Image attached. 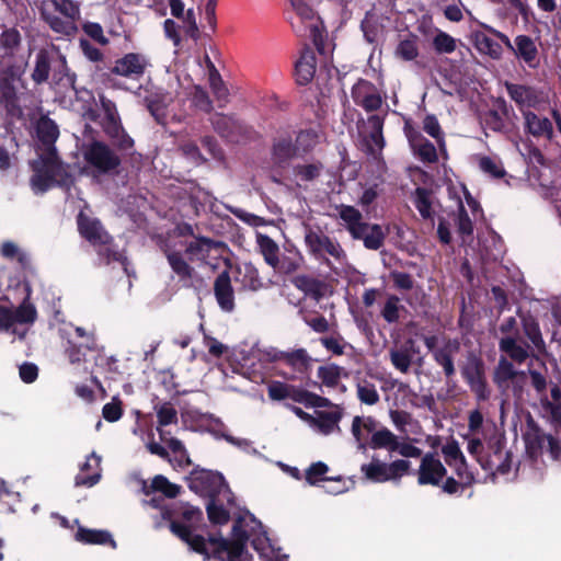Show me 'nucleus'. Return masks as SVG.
<instances>
[{
	"label": "nucleus",
	"mask_w": 561,
	"mask_h": 561,
	"mask_svg": "<svg viewBox=\"0 0 561 561\" xmlns=\"http://www.w3.org/2000/svg\"><path fill=\"white\" fill-rule=\"evenodd\" d=\"M216 245L217 242L211 238L197 236L190 242L180 243V247L184 248V253L176 249L175 243L170 241L162 242L160 250L180 282L185 287H191L193 286L192 280L196 272L188 261H205L209 256L211 249L216 248Z\"/></svg>",
	"instance_id": "f257e3e1"
},
{
	"label": "nucleus",
	"mask_w": 561,
	"mask_h": 561,
	"mask_svg": "<svg viewBox=\"0 0 561 561\" xmlns=\"http://www.w3.org/2000/svg\"><path fill=\"white\" fill-rule=\"evenodd\" d=\"M31 178L32 187L39 193H45L54 186L70 188L75 179L64 165L57 150H42L38 159L32 161Z\"/></svg>",
	"instance_id": "f03ea898"
},
{
	"label": "nucleus",
	"mask_w": 561,
	"mask_h": 561,
	"mask_svg": "<svg viewBox=\"0 0 561 561\" xmlns=\"http://www.w3.org/2000/svg\"><path fill=\"white\" fill-rule=\"evenodd\" d=\"M4 66L5 68L2 69V106L5 108L9 123L12 124L14 121L24 117L21 101L26 95L27 90L23 79L25 62L20 60Z\"/></svg>",
	"instance_id": "7ed1b4c3"
},
{
	"label": "nucleus",
	"mask_w": 561,
	"mask_h": 561,
	"mask_svg": "<svg viewBox=\"0 0 561 561\" xmlns=\"http://www.w3.org/2000/svg\"><path fill=\"white\" fill-rule=\"evenodd\" d=\"M244 517L238 516L231 528V539L209 535L208 541L214 546L213 558L217 561H251L252 556L247 550L248 531L243 527Z\"/></svg>",
	"instance_id": "20e7f679"
},
{
	"label": "nucleus",
	"mask_w": 561,
	"mask_h": 561,
	"mask_svg": "<svg viewBox=\"0 0 561 561\" xmlns=\"http://www.w3.org/2000/svg\"><path fill=\"white\" fill-rule=\"evenodd\" d=\"M523 439L526 454L534 461H537L543 451H547L552 460H559L561 457L560 439L545 434L530 414L526 417Z\"/></svg>",
	"instance_id": "39448f33"
},
{
	"label": "nucleus",
	"mask_w": 561,
	"mask_h": 561,
	"mask_svg": "<svg viewBox=\"0 0 561 561\" xmlns=\"http://www.w3.org/2000/svg\"><path fill=\"white\" fill-rule=\"evenodd\" d=\"M23 288L26 291L25 297L15 310L2 306V334L9 335L11 342H14L15 335L23 341L27 333L26 328L20 329L16 324H32L37 318L35 306L28 301V286L24 285Z\"/></svg>",
	"instance_id": "423d86ee"
},
{
	"label": "nucleus",
	"mask_w": 561,
	"mask_h": 561,
	"mask_svg": "<svg viewBox=\"0 0 561 561\" xmlns=\"http://www.w3.org/2000/svg\"><path fill=\"white\" fill-rule=\"evenodd\" d=\"M305 243L308 252L317 260L329 263V256L341 262L346 257L340 242L325 234L320 227L305 226Z\"/></svg>",
	"instance_id": "0eeeda50"
},
{
	"label": "nucleus",
	"mask_w": 561,
	"mask_h": 561,
	"mask_svg": "<svg viewBox=\"0 0 561 561\" xmlns=\"http://www.w3.org/2000/svg\"><path fill=\"white\" fill-rule=\"evenodd\" d=\"M460 373L477 401L489 400L491 390L485 376V364L479 355L469 352L466 362L460 366Z\"/></svg>",
	"instance_id": "6e6552de"
},
{
	"label": "nucleus",
	"mask_w": 561,
	"mask_h": 561,
	"mask_svg": "<svg viewBox=\"0 0 561 561\" xmlns=\"http://www.w3.org/2000/svg\"><path fill=\"white\" fill-rule=\"evenodd\" d=\"M410 468L411 462L405 459H397L387 463L373 457L369 463L360 466V472L367 481L374 483L399 482L403 476L409 473Z\"/></svg>",
	"instance_id": "1a4fd4ad"
},
{
	"label": "nucleus",
	"mask_w": 561,
	"mask_h": 561,
	"mask_svg": "<svg viewBox=\"0 0 561 561\" xmlns=\"http://www.w3.org/2000/svg\"><path fill=\"white\" fill-rule=\"evenodd\" d=\"M161 516L169 522L170 530L172 524H178L186 528L191 535H195L194 531L204 520L203 511L187 502H176L162 507Z\"/></svg>",
	"instance_id": "9d476101"
},
{
	"label": "nucleus",
	"mask_w": 561,
	"mask_h": 561,
	"mask_svg": "<svg viewBox=\"0 0 561 561\" xmlns=\"http://www.w3.org/2000/svg\"><path fill=\"white\" fill-rule=\"evenodd\" d=\"M188 488L201 495L217 497L228 484L222 473L195 466L187 477Z\"/></svg>",
	"instance_id": "9b49d317"
},
{
	"label": "nucleus",
	"mask_w": 561,
	"mask_h": 561,
	"mask_svg": "<svg viewBox=\"0 0 561 561\" xmlns=\"http://www.w3.org/2000/svg\"><path fill=\"white\" fill-rule=\"evenodd\" d=\"M84 160L99 173L108 174L121 165V158L103 141H92L84 151Z\"/></svg>",
	"instance_id": "f8f14e48"
},
{
	"label": "nucleus",
	"mask_w": 561,
	"mask_h": 561,
	"mask_svg": "<svg viewBox=\"0 0 561 561\" xmlns=\"http://www.w3.org/2000/svg\"><path fill=\"white\" fill-rule=\"evenodd\" d=\"M148 61L142 54L128 53L115 60L114 65L103 72L106 81H112V76H119L131 80H139L146 71Z\"/></svg>",
	"instance_id": "ddd939ff"
},
{
	"label": "nucleus",
	"mask_w": 561,
	"mask_h": 561,
	"mask_svg": "<svg viewBox=\"0 0 561 561\" xmlns=\"http://www.w3.org/2000/svg\"><path fill=\"white\" fill-rule=\"evenodd\" d=\"M489 453L484 455L481 468L485 471H495L507 474L512 469V453L505 450V440L495 438L488 443Z\"/></svg>",
	"instance_id": "4468645a"
},
{
	"label": "nucleus",
	"mask_w": 561,
	"mask_h": 561,
	"mask_svg": "<svg viewBox=\"0 0 561 561\" xmlns=\"http://www.w3.org/2000/svg\"><path fill=\"white\" fill-rule=\"evenodd\" d=\"M420 485L439 486L447 474V469L435 453H426L416 471Z\"/></svg>",
	"instance_id": "2eb2a0df"
},
{
	"label": "nucleus",
	"mask_w": 561,
	"mask_h": 561,
	"mask_svg": "<svg viewBox=\"0 0 561 561\" xmlns=\"http://www.w3.org/2000/svg\"><path fill=\"white\" fill-rule=\"evenodd\" d=\"M77 226L80 236L93 247L113 241V237L104 229L101 220L87 215L83 210L77 215Z\"/></svg>",
	"instance_id": "dca6fc26"
},
{
	"label": "nucleus",
	"mask_w": 561,
	"mask_h": 561,
	"mask_svg": "<svg viewBox=\"0 0 561 561\" xmlns=\"http://www.w3.org/2000/svg\"><path fill=\"white\" fill-rule=\"evenodd\" d=\"M460 348L461 344L458 339H446L432 357L435 364L442 368L447 383L456 376L455 357Z\"/></svg>",
	"instance_id": "f3484780"
},
{
	"label": "nucleus",
	"mask_w": 561,
	"mask_h": 561,
	"mask_svg": "<svg viewBox=\"0 0 561 561\" xmlns=\"http://www.w3.org/2000/svg\"><path fill=\"white\" fill-rule=\"evenodd\" d=\"M351 94L355 104L362 106L366 112L377 111L382 104V99L375 84L365 79H358L353 85Z\"/></svg>",
	"instance_id": "a211bd4d"
},
{
	"label": "nucleus",
	"mask_w": 561,
	"mask_h": 561,
	"mask_svg": "<svg viewBox=\"0 0 561 561\" xmlns=\"http://www.w3.org/2000/svg\"><path fill=\"white\" fill-rule=\"evenodd\" d=\"M214 295L222 311L232 312L234 310V289L228 270H224L215 278Z\"/></svg>",
	"instance_id": "6ab92c4d"
},
{
	"label": "nucleus",
	"mask_w": 561,
	"mask_h": 561,
	"mask_svg": "<svg viewBox=\"0 0 561 561\" xmlns=\"http://www.w3.org/2000/svg\"><path fill=\"white\" fill-rule=\"evenodd\" d=\"M271 154L274 165L278 168L288 167L290 160L298 157L289 133L280 134L274 138Z\"/></svg>",
	"instance_id": "aec40b11"
},
{
	"label": "nucleus",
	"mask_w": 561,
	"mask_h": 561,
	"mask_svg": "<svg viewBox=\"0 0 561 561\" xmlns=\"http://www.w3.org/2000/svg\"><path fill=\"white\" fill-rule=\"evenodd\" d=\"M513 54L530 69H537L540 65L538 47L528 35H517L514 38Z\"/></svg>",
	"instance_id": "412c9836"
},
{
	"label": "nucleus",
	"mask_w": 561,
	"mask_h": 561,
	"mask_svg": "<svg viewBox=\"0 0 561 561\" xmlns=\"http://www.w3.org/2000/svg\"><path fill=\"white\" fill-rule=\"evenodd\" d=\"M383 123L385 118L378 114H373L367 119L369 131L366 135L364 141L368 154L375 156L377 152H380L386 146L382 131Z\"/></svg>",
	"instance_id": "4be33fe9"
},
{
	"label": "nucleus",
	"mask_w": 561,
	"mask_h": 561,
	"mask_svg": "<svg viewBox=\"0 0 561 561\" xmlns=\"http://www.w3.org/2000/svg\"><path fill=\"white\" fill-rule=\"evenodd\" d=\"M517 314L520 319L523 333L529 340L531 348L537 351L539 354H546V343L537 318L529 311H518Z\"/></svg>",
	"instance_id": "5701e85b"
},
{
	"label": "nucleus",
	"mask_w": 561,
	"mask_h": 561,
	"mask_svg": "<svg viewBox=\"0 0 561 561\" xmlns=\"http://www.w3.org/2000/svg\"><path fill=\"white\" fill-rule=\"evenodd\" d=\"M36 136L42 150H57L55 144L59 137V127L54 119L44 115L36 123Z\"/></svg>",
	"instance_id": "b1692460"
},
{
	"label": "nucleus",
	"mask_w": 561,
	"mask_h": 561,
	"mask_svg": "<svg viewBox=\"0 0 561 561\" xmlns=\"http://www.w3.org/2000/svg\"><path fill=\"white\" fill-rule=\"evenodd\" d=\"M171 533L185 542L190 550L202 554L204 561H209L210 553L207 548V543H209L208 538L206 539L203 535H191L186 528L178 524H172Z\"/></svg>",
	"instance_id": "393cba45"
},
{
	"label": "nucleus",
	"mask_w": 561,
	"mask_h": 561,
	"mask_svg": "<svg viewBox=\"0 0 561 561\" xmlns=\"http://www.w3.org/2000/svg\"><path fill=\"white\" fill-rule=\"evenodd\" d=\"M504 87L522 113L524 112L523 107H534L538 103L537 91L534 87L512 83L510 81H505Z\"/></svg>",
	"instance_id": "a878e982"
},
{
	"label": "nucleus",
	"mask_w": 561,
	"mask_h": 561,
	"mask_svg": "<svg viewBox=\"0 0 561 561\" xmlns=\"http://www.w3.org/2000/svg\"><path fill=\"white\" fill-rule=\"evenodd\" d=\"M214 130L229 141H237L241 134L242 125L232 116L215 113L210 118Z\"/></svg>",
	"instance_id": "bb28decb"
},
{
	"label": "nucleus",
	"mask_w": 561,
	"mask_h": 561,
	"mask_svg": "<svg viewBox=\"0 0 561 561\" xmlns=\"http://www.w3.org/2000/svg\"><path fill=\"white\" fill-rule=\"evenodd\" d=\"M316 73V56L310 48H306L295 64L294 77L299 85H306Z\"/></svg>",
	"instance_id": "cd10ccee"
},
{
	"label": "nucleus",
	"mask_w": 561,
	"mask_h": 561,
	"mask_svg": "<svg viewBox=\"0 0 561 561\" xmlns=\"http://www.w3.org/2000/svg\"><path fill=\"white\" fill-rule=\"evenodd\" d=\"M499 348L518 364L525 363L534 351L529 344L519 343L515 336L502 337L499 342Z\"/></svg>",
	"instance_id": "c85d7f7f"
},
{
	"label": "nucleus",
	"mask_w": 561,
	"mask_h": 561,
	"mask_svg": "<svg viewBox=\"0 0 561 561\" xmlns=\"http://www.w3.org/2000/svg\"><path fill=\"white\" fill-rule=\"evenodd\" d=\"M525 119V130L534 137H546L551 139L553 136V126L549 118L541 117L534 112H523Z\"/></svg>",
	"instance_id": "c756f323"
},
{
	"label": "nucleus",
	"mask_w": 561,
	"mask_h": 561,
	"mask_svg": "<svg viewBox=\"0 0 561 561\" xmlns=\"http://www.w3.org/2000/svg\"><path fill=\"white\" fill-rule=\"evenodd\" d=\"M293 284L297 289L316 301H319L325 295L327 284L316 277L297 275L293 278Z\"/></svg>",
	"instance_id": "7c9ffc66"
},
{
	"label": "nucleus",
	"mask_w": 561,
	"mask_h": 561,
	"mask_svg": "<svg viewBox=\"0 0 561 561\" xmlns=\"http://www.w3.org/2000/svg\"><path fill=\"white\" fill-rule=\"evenodd\" d=\"M412 202L420 216L424 220H433L435 210L433 208L434 192L431 188L417 186L412 194Z\"/></svg>",
	"instance_id": "2f4dec72"
},
{
	"label": "nucleus",
	"mask_w": 561,
	"mask_h": 561,
	"mask_svg": "<svg viewBox=\"0 0 561 561\" xmlns=\"http://www.w3.org/2000/svg\"><path fill=\"white\" fill-rule=\"evenodd\" d=\"M339 217L346 224V229L352 238L360 237L359 231L366 227V221H363L362 213L351 205H340L336 207Z\"/></svg>",
	"instance_id": "473e14b6"
},
{
	"label": "nucleus",
	"mask_w": 561,
	"mask_h": 561,
	"mask_svg": "<svg viewBox=\"0 0 561 561\" xmlns=\"http://www.w3.org/2000/svg\"><path fill=\"white\" fill-rule=\"evenodd\" d=\"M141 490L146 495L160 492L168 499H175L181 492V486L170 482L164 476L158 474L152 479L150 485L144 481Z\"/></svg>",
	"instance_id": "72a5a7b5"
},
{
	"label": "nucleus",
	"mask_w": 561,
	"mask_h": 561,
	"mask_svg": "<svg viewBox=\"0 0 561 561\" xmlns=\"http://www.w3.org/2000/svg\"><path fill=\"white\" fill-rule=\"evenodd\" d=\"M76 540L87 545H110L115 548L116 542L107 530L90 529L79 527L76 533Z\"/></svg>",
	"instance_id": "f704fd0d"
},
{
	"label": "nucleus",
	"mask_w": 561,
	"mask_h": 561,
	"mask_svg": "<svg viewBox=\"0 0 561 561\" xmlns=\"http://www.w3.org/2000/svg\"><path fill=\"white\" fill-rule=\"evenodd\" d=\"M472 43L479 53L488 55L492 59H500L502 57L503 49L501 44L481 31L472 34Z\"/></svg>",
	"instance_id": "c9c22d12"
},
{
	"label": "nucleus",
	"mask_w": 561,
	"mask_h": 561,
	"mask_svg": "<svg viewBox=\"0 0 561 561\" xmlns=\"http://www.w3.org/2000/svg\"><path fill=\"white\" fill-rule=\"evenodd\" d=\"M360 237L353 238L354 240H362L364 247L368 250H378L383 245L386 234L382 228L377 224L366 222V227L359 231Z\"/></svg>",
	"instance_id": "e433bc0d"
},
{
	"label": "nucleus",
	"mask_w": 561,
	"mask_h": 561,
	"mask_svg": "<svg viewBox=\"0 0 561 561\" xmlns=\"http://www.w3.org/2000/svg\"><path fill=\"white\" fill-rule=\"evenodd\" d=\"M100 463L101 457L95 453H92L90 456H88L87 460L82 463L80 469L82 472L92 469H95V471L90 476L78 474L76 477V485H83L88 488L95 485L101 479V473L99 471Z\"/></svg>",
	"instance_id": "4c0bfd02"
},
{
	"label": "nucleus",
	"mask_w": 561,
	"mask_h": 561,
	"mask_svg": "<svg viewBox=\"0 0 561 561\" xmlns=\"http://www.w3.org/2000/svg\"><path fill=\"white\" fill-rule=\"evenodd\" d=\"M100 103L105 118V131L111 137L117 136L121 129L119 115L115 102L106 96H100Z\"/></svg>",
	"instance_id": "58836bf2"
},
{
	"label": "nucleus",
	"mask_w": 561,
	"mask_h": 561,
	"mask_svg": "<svg viewBox=\"0 0 561 561\" xmlns=\"http://www.w3.org/2000/svg\"><path fill=\"white\" fill-rule=\"evenodd\" d=\"M342 419L340 411H319L317 417L312 422L318 426L319 431L324 434H331L335 428H339V422Z\"/></svg>",
	"instance_id": "ea45409f"
},
{
	"label": "nucleus",
	"mask_w": 561,
	"mask_h": 561,
	"mask_svg": "<svg viewBox=\"0 0 561 561\" xmlns=\"http://www.w3.org/2000/svg\"><path fill=\"white\" fill-rule=\"evenodd\" d=\"M407 344H409L410 346L409 347L402 346L399 350L390 351L391 364L394 366V368H397L401 373L409 371L411 364H412V359H413L411 348L413 347L414 342H413V340L410 339L407 341Z\"/></svg>",
	"instance_id": "a19ab883"
},
{
	"label": "nucleus",
	"mask_w": 561,
	"mask_h": 561,
	"mask_svg": "<svg viewBox=\"0 0 561 561\" xmlns=\"http://www.w3.org/2000/svg\"><path fill=\"white\" fill-rule=\"evenodd\" d=\"M318 141V134L313 129H300L295 137L294 146L298 157L311 152Z\"/></svg>",
	"instance_id": "79ce46f5"
},
{
	"label": "nucleus",
	"mask_w": 561,
	"mask_h": 561,
	"mask_svg": "<svg viewBox=\"0 0 561 561\" xmlns=\"http://www.w3.org/2000/svg\"><path fill=\"white\" fill-rule=\"evenodd\" d=\"M419 55V37L412 33L397 45L396 56L404 61H413Z\"/></svg>",
	"instance_id": "37998d69"
},
{
	"label": "nucleus",
	"mask_w": 561,
	"mask_h": 561,
	"mask_svg": "<svg viewBox=\"0 0 561 561\" xmlns=\"http://www.w3.org/2000/svg\"><path fill=\"white\" fill-rule=\"evenodd\" d=\"M397 439V435L387 427H382L373 433L368 445L373 449H387L392 453Z\"/></svg>",
	"instance_id": "c03bdc74"
},
{
	"label": "nucleus",
	"mask_w": 561,
	"mask_h": 561,
	"mask_svg": "<svg viewBox=\"0 0 561 561\" xmlns=\"http://www.w3.org/2000/svg\"><path fill=\"white\" fill-rule=\"evenodd\" d=\"M50 60L46 50L42 49L37 53L35 59V67L32 73V79L36 84L46 82L49 78Z\"/></svg>",
	"instance_id": "a18cd8bd"
},
{
	"label": "nucleus",
	"mask_w": 561,
	"mask_h": 561,
	"mask_svg": "<svg viewBox=\"0 0 561 561\" xmlns=\"http://www.w3.org/2000/svg\"><path fill=\"white\" fill-rule=\"evenodd\" d=\"M343 368L335 365L329 364L318 368V378L321 379L323 386L328 388H335L341 379Z\"/></svg>",
	"instance_id": "49530a36"
},
{
	"label": "nucleus",
	"mask_w": 561,
	"mask_h": 561,
	"mask_svg": "<svg viewBox=\"0 0 561 561\" xmlns=\"http://www.w3.org/2000/svg\"><path fill=\"white\" fill-rule=\"evenodd\" d=\"M516 375L517 371L515 370L514 365L506 357H501L494 370L493 381L499 387H502L513 380Z\"/></svg>",
	"instance_id": "de8ad7c7"
},
{
	"label": "nucleus",
	"mask_w": 561,
	"mask_h": 561,
	"mask_svg": "<svg viewBox=\"0 0 561 561\" xmlns=\"http://www.w3.org/2000/svg\"><path fill=\"white\" fill-rule=\"evenodd\" d=\"M259 245L261 249V252L264 256L265 262L271 265L272 267H276L279 260H278V245L276 242L270 238L268 236H259Z\"/></svg>",
	"instance_id": "09e8293b"
},
{
	"label": "nucleus",
	"mask_w": 561,
	"mask_h": 561,
	"mask_svg": "<svg viewBox=\"0 0 561 561\" xmlns=\"http://www.w3.org/2000/svg\"><path fill=\"white\" fill-rule=\"evenodd\" d=\"M329 472V467L327 463L322 461H317L311 463L306 472H305V479L310 485H316L320 481H332L333 478H328L325 474ZM336 481H341V478H336Z\"/></svg>",
	"instance_id": "8fccbe9b"
},
{
	"label": "nucleus",
	"mask_w": 561,
	"mask_h": 561,
	"mask_svg": "<svg viewBox=\"0 0 561 561\" xmlns=\"http://www.w3.org/2000/svg\"><path fill=\"white\" fill-rule=\"evenodd\" d=\"M61 67H62V76H59V72L53 73V81L56 85L60 87L65 90H72L75 93H78V88L76 85L77 76L72 72L66 61V58L61 56Z\"/></svg>",
	"instance_id": "3c124183"
},
{
	"label": "nucleus",
	"mask_w": 561,
	"mask_h": 561,
	"mask_svg": "<svg viewBox=\"0 0 561 561\" xmlns=\"http://www.w3.org/2000/svg\"><path fill=\"white\" fill-rule=\"evenodd\" d=\"M217 497L209 499L206 505L208 519L214 525H226L230 520V513L224 505L218 504Z\"/></svg>",
	"instance_id": "603ef678"
},
{
	"label": "nucleus",
	"mask_w": 561,
	"mask_h": 561,
	"mask_svg": "<svg viewBox=\"0 0 561 561\" xmlns=\"http://www.w3.org/2000/svg\"><path fill=\"white\" fill-rule=\"evenodd\" d=\"M432 45L437 54H451L457 48L456 39L448 33L437 30L433 37Z\"/></svg>",
	"instance_id": "864d4df0"
},
{
	"label": "nucleus",
	"mask_w": 561,
	"mask_h": 561,
	"mask_svg": "<svg viewBox=\"0 0 561 561\" xmlns=\"http://www.w3.org/2000/svg\"><path fill=\"white\" fill-rule=\"evenodd\" d=\"M209 87L218 102H228L229 91L216 67L208 73Z\"/></svg>",
	"instance_id": "5fc2aeb1"
},
{
	"label": "nucleus",
	"mask_w": 561,
	"mask_h": 561,
	"mask_svg": "<svg viewBox=\"0 0 561 561\" xmlns=\"http://www.w3.org/2000/svg\"><path fill=\"white\" fill-rule=\"evenodd\" d=\"M423 130L433 137L442 151H445L444 133L439 125L437 117L433 114H427L423 121Z\"/></svg>",
	"instance_id": "6e6d98bb"
},
{
	"label": "nucleus",
	"mask_w": 561,
	"mask_h": 561,
	"mask_svg": "<svg viewBox=\"0 0 561 561\" xmlns=\"http://www.w3.org/2000/svg\"><path fill=\"white\" fill-rule=\"evenodd\" d=\"M413 153L424 163H436L438 156L435 146L426 138L411 148Z\"/></svg>",
	"instance_id": "4d7b16f0"
},
{
	"label": "nucleus",
	"mask_w": 561,
	"mask_h": 561,
	"mask_svg": "<svg viewBox=\"0 0 561 561\" xmlns=\"http://www.w3.org/2000/svg\"><path fill=\"white\" fill-rule=\"evenodd\" d=\"M242 285L244 288L257 291L263 287L259 270L252 263H244Z\"/></svg>",
	"instance_id": "13d9d810"
},
{
	"label": "nucleus",
	"mask_w": 561,
	"mask_h": 561,
	"mask_svg": "<svg viewBox=\"0 0 561 561\" xmlns=\"http://www.w3.org/2000/svg\"><path fill=\"white\" fill-rule=\"evenodd\" d=\"M323 164L320 161L309 164H297L294 167V173L301 181L311 182L321 175Z\"/></svg>",
	"instance_id": "bf43d9fd"
},
{
	"label": "nucleus",
	"mask_w": 561,
	"mask_h": 561,
	"mask_svg": "<svg viewBox=\"0 0 561 561\" xmlns=\"http://www.w3.org/2000/svg\"><path fill=\"white\" fill-rule=\"evenodd\" d=\"M357 398L367 405H375L379 402V393L374 383L363 380L357 383Z\"/></svg>",
	"instance_id": "052dcab7"
},
{
	"label": "nucleus",
	"mask_w": 561,
	"mask_h": 561,
	"mask_svg": "<svg viewBox=\"0 0 561 561\" xmlns=\"http://www.w3.org/2000/svg\"><path fill=\"white\" fill-rule=\"evenodd\" d=\"M457 232L465 240L473 233V222L470 219L462 202H459L458 214L456 219Z\"/></svg>",
	"instance_id": "680f3d73"
},
{
	"label": "nucleus",
	"mask_w": 561,
	"mask_h": 561,
	"mask_svg": "<svg viewBox=\"0 0 561 561\" xmlns=\"http://www.w3.org/2000/svg\"><path fill=\"white\" fill-rule=\"evenodd\" d=\"M479 168L482 172L489 174L493 179H502L506 175V171L502 163L488 156L480 158Z\"/></svg>",
	"instance_id": "e2e57ef3"
},
{
	"label": "nucleus",
	"mask_w": 561,
	"mask_h": 561,
	"mask_svg": "<svg viewBox=\"0 0 561 561\" xmlns=\"http://www.w3.org/2000/svg\"><path fill=\"white\" fill-rule=\"evenodd\" d=\"M400 299L396 295H391L388 297L382 310L381 316L388 323H394L400 318V310L403 309V306L400 304Z\"/></svg>",
	"instance_id": "0e129e2a"
},
{
	"label": "nucleus",
	"mask_w": 561,
	"mask_h": 561,
	"mask_svg": "<svg viewBox=\"0 0 561 561\" xmlns=\"http://www.w3.org/2000/svg\"><path fill=\"white\" fill-rule=\"evenodd\" d=\"M309 356L306 350L299 348L285 355V362L296 370L304 373L309 366Z\"/></svg>",
	"instance_id": "69168bd1"
},
{
	"label": "nucleus",
	"mask_w": 561,
	"mask_h": 561,
	"mask_svg": "<svg viewBox=\"0 0 561 561\" xmlns=\"http://www.w3.org/2000/svg\"><path fill=\"white\" fill-rule=\"evenodd\" d=\"M192 103L196 108L205 113H210L213 111V101L210 100L207 91L201 85H194Z\"/></svg>",
	"instance_id": "338daca9"
},
{
	"label": "nucleus",
	"mask_w": 561,
	"mask_h": 561,
	"mask_svg": "<svg viewBox=\"0 0 561 561\" xmlns=\"http://www.w3.org/2000/svg\"><path fill=\"white\" fill-rule=\"evenodd\" d=\"M159 426H167L178 422V412L171 402H164L157 409Z\"/></svg>",
	"instance_id": "774afa93"
}]
</instances>
